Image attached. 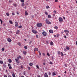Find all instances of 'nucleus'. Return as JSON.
Here are the masks:
<instances>
[{
	"label": "nucleus",
	"mask_w": 77,
	"mask_h": 77,
	"mask_svg": "<svg viewBox=\"0 0 77 77\" xmlns=\"http://www.w3.org/2000/svg\"><path fill=\"white\" fill-rule=\"evenodd\" d=\"M19 60H20V58L19 57H17L16 59H15V60H16V62L17 63H19L20 61H19Z\"/></svg>",
	"instance_id": "f257e3e1"
},
{
	"label": "nucleus",
	"mask_w": 77,
	"mask_h": 77,
	"mask_svg": "<svg viewBox=\"0 0 77 77\" xmlns=\"http://www.w3.org/2000/svg\"><path fill=\"white\" fill-rule=\"evenodd\" d=\"M46 21L47 24H51V23L49 21V20H48V19H46Z\"/></svg>",
	"instance_id": "f03ea898"
},
{
	"label": "nucleus",
	"mask_w": 77,
	"mask_h": 77,
	"mask_svg": "<svg viewBox=\"0 0 77 77\" xmlns=\"http://www.w3.org/2000/svg\"><path fill=\"white\" fill-rule=\"evenodd\" d=\"M37 27H42V24L41 23H37Z\"/></svg>",
	"instance_id": "7ed1b4c3"
},
{
	"label": "nucleus",
	"mask_w": 77,
	"mask_h": 77,
	"mask_svg": "<svg viewBox=\"0 0 77 77\" xmlns=\"http://www.w3.org/2000/svg\"><path fill=\"white\" fill-rule=\"evenodd\" d=\"M42 35L44 36H47V32L45 31H43L42 32Z\"/></svg>",
	"instance_id": "20e7f679"
},
{
	"label": "nucleus",
	"mask_w": 77,
	"mask_h": 77,
	"mask_svg": "<svg viewBox=\"0 0 77 77\" xmlns=\"http://www.w3.org/2000/svg\"><path fill=\"white\" fill-rule=\"evenodd\" d=\"M32 32H33V33L35 34H36V33H38V32L34 30H32Z\"/></svg>",
	"instance_id": "39448f33"
},
{
	"label": "nucleus",
	"mask_w": 77,
	"mask_h": 77,
	"mask_svg": "<svg viewBox=\"0 0 77 77\" xmlns=\"http://www.w3.org/2000/svg\"><path fill=\"white\" fill-rule=\"evenodd\" d=\"M59 20L60 22H62L63 21V19L62 17H59Z\"/></svg>",
	"instance_id": "423d86ee"
},
{
	"label": "nucleus",
	"mask_w": 77,
	"mask_h": 77,
	"mask_svg": "<svg viewBox=\"0 0 77 77\" xmlns=\"http://www.w3.org/2000/svg\"><path fill=\"white\" fill-rule=\"evenodd\" d=\"M7 41L9 42H12V40L9 38H8Z\"/></svg>",
	"instance_id": "0eeeda50"
},
{
	"label": "nucleus",
	"mask_w": 77,
	"mask_h": 77,
	"mask_svg": "<svg viewBox=\"0 0 77 77\" xmlns=\"http://www.w3.org/2000/svg\"><path fill=\"white\" fill-rule=\"evenodd\" d=\"M15 27H17L18 26V23H17V22H15Z\"/></svg>",
	"instance_id": "6e6552de"
},
{
	"label": "nucleus",
	"mask_w": 77,
	"mask_h": 77,
	"mask_svg": "<svg viewBox=\"0 0 77 77\" xmlns=\"http://www.w3.org/2000/svg\"><path fill=\"white\" fill-rule=\"evenodd\" d=\"M49 32L50 33H53V31L51 29L49 30Z\"/></svg>",
	"instance_id": "1a4fd4ad"
},
{
	"label": "nucleus",
	"mask_w": 77,
	"mask_h": 77,
	"mask_svg": "<svg viewBox=\"0 0 77 77\" xmlns=\"http://www.w3.org/2000/svg\"><path fill=\"white\" fill-rule=\"evenodd\" d=\"M34 51H38V49L37 48H35L34 49Z\"/></svg>",
	"instance_id": "9d476101"
},
{
	"label": "nucleus",
	"mask_w": 77,
	"mask_h": 77,
	"mask_svg": "<svg viewBox=\"0 0 77 77\" xmlns=\"http://www.w3.org/2000/svg\"><path fill=\"white\" fill-rule=\"evenodd\" d=\"M64 32L65 33H69V31L67 30H64Z\"/></svg>",
	"instance_id": "9b49d317"
},
{
	"label": "nucleus",
	"mask_w": 77,
	"mask_h": 77,
	"mask_svg": "<svg viewBox=\"0 0 77 77\" xmlns=\"http://www.w3.org/2000/svg\"><path fill=\"white\" fill-rule=\"evenodd\" d=\"M25 15L27 16L28 15V13L27 11H25Z\"/></svg>",
	"instance_id": "f8f14e48"
},
{
	"label": "nucleus",
	"mask_w": 77,
	"mask_h": 77,
	"mask_svg": "<svg viewBox=\"0 0 77 77\" xmlns=\"http://www.w3.org/2000/svg\"><path fill=\"white\" fill-rule=\"evenodd\" d=\"M45 77H48V75L47 73H45L44 74Z\"/></svg>",
	"instance_id": "ddd939ff"
},
{
	"label": "nucleus",
	"mask_w": 77,
	"mask_h": 77,
	"mask_svg": "<svg viewBox=\"0 0 77 77\" xmlns=\"http://www.w3.org/2000/svg\"><path fill=\"white\" fill-rule=\"evenodd\" d=\"M23 53L25 55H26V54H27V52H26V51H23Z\"/></svg>",
	"instance_id": "4468645a"
},
{
	"label": "nucleus",
	"mask_w": 77,
	"mask_h": 77,
	"mask_svg": "<svg viewBox=\"0 0 77 77\" xmlns=\"http://www.w3.org/2000/svg\"><path fill=\"white\" fill-rule=\"evenodd\" d=\"M56 75V73L54 72H53L52 73V76H54V75Z\"/></svg>",
	"instance_id": "2eb2a0df"
},
{
	"label": "nucleus",
	"mask_w": 77,
	"mask_h": 77,
	"mask_svg": "<svg viewBox=\"0 0 77 77\" xmlns=\"http://www.w3.org/2000/svg\"><path fill=\"white\" fill-rule=\"evenodd\" d=\"M50 45H53V42L52 41L51 42Z\"/></svg>",
	"instance_id": "dca6fc26"
},
{
	"label": "nucleus",
	"mask_w": 77,
	"mask_h": 77,
	"mask_svg": "<svg viewBox=\"0 0 77 77\" xmlns=\"http://www.w3.org/2000/svg\"><path fill=\"white\" fill-rule=\"evenodd\" d=\"M16 34H19V33H20V31L19 30H17V32H16Z\"/></svg>",
	"instance_id": "f3484780"
},
{
	"label": "nucleus",
	"mask_w": 77,
	"mask_h": 77,
	"mask_svg": "<svg viewBox=\"0 0 77 77\" xmlns=\"http://www.w3.org/2000/svg\"><path fill=\"white\" fill-rule=\"evenodd\" d=\"M12 76L13 77H16V76H15V73H13Z\"/></svg>",
	"instance_id": "a211bd4d"
},
{
	"label": "nucleus",
	"mask_w": 77,
	"mask_h": 77,
	"mask_svg": "<svg viewBox=\"0 0 77 77\" xmlns=\"http://www.w3.org/2000/svg\"><path fill=\"white\" fill-rule=\"evenodd\" d=\"M66 49H67V50H69V47H68L66 46Z\"/></svg>",
	"instance_id": "6ab92c4d"
},
{
	"label": "nucleus",
	"mask_w": 77,
	"mask_h": 77,
	"mask_svg": "<svg viewBox=\"0 0 77 77\" xmlns=\"http://www.w3.org/2000/svg\"><path fill=\"white\" fill-rule=\"evenodd\" d=\"M54 28L56 29V30H57V29H58V27L57 26H55L54 27Z\"/></svg>",
	"instance_id": "aec40b11"
},
{
	"label": "nucleus",
	"mask_w": 77,
	"mask_h": 77,
	"mask_svg": "<svg viewBox=\"0 0 77 77\" xmlns=\"http://www.w3.org/2000/svg\"><path fill=\"white\" fill-rule=\"evenodd\" d=\"M8 61L10 63H11L12 62V60H11V59H9Z\"/></svg>",
	"instance_id": "412c9836"
},
{
	"label": "nucleus",
	"mask_w": 77,
	"mask_h": 77,
	"mask_svg": "<svg viewBox=\"0 0 77 77\" xmlns=\"http://www.w3.org/2000/svg\"><path fill=\"white\" fill-rule=\"evenodd\" d=\"M29 65H30V66H32L33 65V63H29Z\"/></svg>",
	"instance_id": "4be33fe9"
},
{
	"label": "nucleus",
	"mask_w": 77,
	"mask_h": 77,
	"mask_svg": "<svg viewBox=\"0 0 77 77\" xmlns=\"http://www.w3.org/2000/svg\"><path fill=\"white\" fill-rule=\"evenodd\" d=\"M9 22L10 24H13V23L12 22V21L10 20L9 21Z\"/></svg>",
	"instance_id": "5701e85b"
},
{
	"label": "nucleus",
	"mask_w": 77,
	"mask_h": 77,
	"mask_svg": "<svg viewBox=\"0 0 77 77\" xmlns=\"http://www.w3.org/2000/svg\"><path fill=\"white\" fill-rule=\"evenodd\" d=\"M17 44L19 46H21V43L20 42H18L17 43Z\"/></svg>",
	"instance_id": "b1692460"
},
{
	"label": "nucleus",
	"mask_w": 77,
	"mask_h": 77,
	"mask_svg": "<svg viewBox=\"0 0 77 77\" xmlns=\"http://www.w3.org/2000/svg\"><path fill=\"white\" fill-rule=\"evenodd\" d=\"M45 13L46 15H48V13L47 11H45Z\"/></svg>",
	"instance_id": "393cba45"
},
{
	"label": "nucleus",
	"mask_w": 77,
	"mask_h": 77,
	"mask_svg": "<svg viewBox=\"0 0 77 77\" xmlns=\"http://www.w3.org/2000/svg\"><path fill=\"white\" fill-rule=\"evenodd\" d=\"M61 56H63V53L62 52H61Z\"/></svg>",
	"instance_id": "a878e982"
},
{
	"label": "nucleus",
	"mask_w": 77,
	"mask_h": 77,
	"mask_svg": "<svg viewBox=\"0 0 77 77\" xmlns=\"http://www.w3.org/2000/svg\"><path fill=\"white\" fill-rule=\"evenodd\" d=\"M3 66L4 67V68H6L7 66L5 64H3Z\"/></svg>",
	"instance_id": "bb28decb"
},
{
	"label": "nucleus",
	"mask_w": 77,
	"mask_h": 77,
	"mask_svg": "<svg viewBox=\"0 0 77 77\" xmlns=\"http://www.w3.org/2000/svg\"><path fill=\"white\" fill-rule=\"evenodd\" d=\"M0 63H1V64H3V62L1 60L0 61Z\"/></svg>",
	"instance_id": "cd10ccee"
},
{
	"label": "nucleus",
	"mask_w": 77,
	"mask_h": 77,
	"mask_svg": "<svg viewBox=\"0 0 77 77\" xmlns=\"http://www.w3.org/2000/svg\"><path fill=\"white\" fill-rule=\"evenodd\" d=\"M48 18H51V16L50 15H48Z\"/></svg>",
	"instance_id": "c85d7f7f"
},
{
	"label": "nucleus",
	"mask_w": 77,
	"mask_h": 77,
	"mask_svg": "<svg viewBox=\"0 0 77 77\" xmlns=\"http://www.w3.org/2000/svg\"><path fill=\"white\" fill-rule=\"evenodd\" d=\"M38 53H39V55H41V52H40V51H38Z\"/></svg>",
	"instance_id": "c756f323"
},
{
	"label": "nucleus",
	"mask_w": 77,
	"mask_h": 77,
	"mask_svg": "<svg viewBox=\"0 0 77 77\" xmlns=\"http://www.w3.org/2000/svg\"><path fill=\"white\" fill-rule=\"evenodd\" d=\"M20 1L22 3L24 2V0H20Z\"/></svg>",
	"instance_id": "7c9ffc66"
},
{
	"label": "nucleus",
	"mask_w": 77,
	"mask_h": 77,
	"mask_svg": "<svg viewBox=\"0 0 77 77\" xmlns=\"http://www.w3.org/2000/svg\"><path fill=\"white\" fill-rule=\"evenodd\" d=\"M25 5L24 4V3H22V6H24Z\"/></svg>",
	"instance_id": "2f4dec72"
},
{
	"label": "nucleus",
	"mask_w": 77,
	"mask_h": 77,
	"mask_svg": "<svg viewBox=\"0 0 77 77\" xmlns=\"http://www.w3.org/2000/svg\"><path fill=\"white\" fill-rule=\"evenodd\" d=\"M23 26H22L20 25V26H19L18 27V28H22Z\"/></svg>",
	"instance_id": "473e14b6"
},
{
	"label": "nucleus",
	"mask_w": 77,
	"mask_h": 77,
	"mask_svg": "<svg viewBox=\"0 0 77 77\" xmlns=\"http://www.w3.org/2000/svg\"><path fill=\"white\" fill-rule=\"evenodd\" d=\"M2 51H5V48H2Z\"/></svg>",
	"instance_id": "72a5a7b5"
},
{
	"label": "nucleus",
	"mask_w": 77,
	"mask_h": 77,
	"mask_svg": "<svg viewBox=\"0 0 77 77\" xmlns=\"http://www.w3.org/2000/svg\"><path fill=\"white\" fill-rule=\"evenodd\" d=\"M24 48H25V49H27V46H24Z\"/></svg>",
	"instance_id": "f704fd0d"
},
{
	"label": "nucleus",
	"mask_w": 77,
	"mask_h": 77,
	"mask_svg": "<svg viewBox=\"0 0 77 77\" xmlns=\"http://www.w3.org/2000/svg\"><path fill=\"white\" fill-rule=\"evenodd\" d=\"M6 15H7V16H9V13H6Z\"/></svg>",
	"instance_id": "c9c22d12"
},
{
	"label": "nucleus",
	"mask_w": 77,
	"mask_h": 77,
	"mask_svg": "<svg viewBox=\"0 0 77 77\" xmlns=\"http://www.w3.org/2000/svg\"><path fill=\"white\" fill-rule=\"evenodd\" d=\"M0 21H1V24H3V21H2V20L1 19H0Z\"/></svg>",
	"instance_id": "e433bc0d"
},
{
	"label": "nucleus",
	"mask_w": 77,
	"mask_h": 77,
	"mask_svg": "<svg viewBox=\"0 0 77 77\" xmlns=\"http://www.w3.org/2000/svg\"><path fill=\"white\" fill-rule=\"evenodd\" d=\"M36 68H37L38 69H39V66H38V65H36Z\"/></svg>",
	"instance_id": "4c0bfd02"
},
{
	"label": "nucleus",
	"mask_w": 77,
	"mask_h": 77,
	"mask_svg": "<svg viewBox=\"0 0 77 77\" xmlns=\"http://www.w3.org/2000/svg\"><path fill=\"white\" fill-rule=\"evenodd\" d=\"M42 54L43 55V56H45V54L44 53H42Z\"/></svg>",
	"instance_id": "58836bf2"
},
{
	"label": "nucleus",
	"mask_w": 77,
	"mask_h": 77,
	"mask_svg": "<svg viewBox=\"0 0 77 77\" xmlns=\"http://www.w3.org/2000/svg\"><path fill=\"white\" fill-rule=\"evenodd\" d=\"M32 41H30L29 42V45H30V44H31V43H32Z\"/></svg>",
	"instance_id": "ea45409f"
},
{
	"label": "nucleus",
	"mask_w": 77,
	"mask_h": 77,
	"mask_svg": "<svg viewBox=\"0 0 77 77\" xmlns=\"http://www.w3.org/2000/svg\"><path fill=\"white\" fill-rule=\"evenodd\" d=\"M49 6L48 5L46 6V8H47V9H48V8H49Z\"/></svg>",
	"instance_id": "a19ab883"
},
{
	"label": "nucleus",
	"mask_w": 77,
	"mask_h": 77,
	"mask_svg": "<svg viewBox=\"0 0 77 77\" xmlns=\"http://www.w3.org/2000/svg\"><path fill=\"white\" fill-rule=\"evenodd\" d=\"M9 69H12V66H10L9 67Z\"/></svg>",
	"instance_id": "79ce46f5"
},
{
	"label": "nucleus",
	"mask_w": 77,
	"mask_h": 77,
	"mask_svg": "<svg viewBox=\"0 0 77 77\" xmlns=\"http://www.w3.org/2000/svg\"><path fill=\"white\" fill-rule=\"evenodd\" d=\"M47 55L48 56H50V54H49L48 53H47Z\"/></svg>",
	"instance_id": "37998d69"
},
{
	"label": "nucleus",
	"mask_w": 77,
	"mask_h": 77,
	"mask_svg": "<svg viewBox=\"0 0 77 77\" xmlns=\"http://www.w3.org/2000/svg\"><path fill=\"white\" fill-rule=\"evenodd\" d=\"M11 64L10 63H9L8 64V66H11Z\"/></svg>",
	"instance_id": "c03bdc74"
},
{
	"label": "nucleus",
	"mask_w": 77,
	"mask_h": 77,
	"mask_svg": "<svg viewBox=\"0 0 77 77\" xmlns=\"http://www.w3.org/2000/svg\"><path fill=\"white\" fill-rule=\"evenodd\" d=\"M36 38H39V37L38 36V35H36Z\"/></svg>",
	"instance_id": "a18cd8bd"
},
{
	"label": "nucleus",
	"mask_w": 77,
	"mask_h": 77,
	"mask_svg": "<svg viewBox=\"0 0 77 77\" xmlns=\"http://www.w3.org/2000/svg\"><path fill=\"white\" fill-rule=\"evenodd\" d=\"M63 37H64V38H65V39H66V35L64 36Z\"/></svg>",
	"instance_id": "49530a36"
},
{
	"label": "nucleus",
	"mask_w": 77,
	"mask_h": 77,
	"mask_svg": "<svg viewBox=\"0 0 77 77\" xmlns=\"http://www.w3.org/2000/svg\"><path fill=\"white\" fill-rule=\"evenodd\" d=\"M48 74L49 75H51V73L50 72H49Z\"/></svg>",
	"instance_id": "de8ad7c7"
},
{
	"label": "nucleus",
	"mask_w": 77,
	"mask_h": 77,
	"mask_svg": "<svg viewBox=\"0 0 77 77\" xmlns=\"http://www.w3.org/2000/svg\"><path fill=\"white\" fill-rule=\"evenodd\" d=\"M54 14H56V11H54Z\"/></svg>",
	"instance_id": "09e8293b"
},
{
	"label": "nucleus",
	"mask_w": 77,
	"mask_h": 77,
	"mask_svg": "<svg viewBox=\"0 0 77 77\" xmlns=\"http://www.w3.org/2000/svg\"><path fill=\"white\" fill-rule=\"evenodd\" d=\"M58 53L59 54H60V51H59L58 52Z\"/></svg>",
	"instance_id": "8fccbe9b"
},
{
	"label": "nucleus",
	"mask_w": 77,
	"mask_h": 77,
	"mask_svg": "<svg viewBox=\"0 0 77 77\" xmlns=\"http://www.w3.org/2000/svg\"><path fill=\"white\" fill-rule=\"evenodd\" d=\"M28 69L29 70H30V67H28Z\"/></svg>",
	"instance_id": "3c124183"
},
{
	"label": "nucleus",
	"mask_w": 77,
	"mask_h": 77,
	"mask_svg": "<svg viewBox=\"0 0 77 77\" xmlns=\"http://www.w3.org/2000/svg\"><path fill=\"white\" fill-rule=\"evenodd\" d=\"M12 14L13 15H15V13H12Z\"/></svg>",
	"instance_id": "603ef678"
},
{
	"label": "nucleus",
	"mask_w": 77,
	"mask_h": 77,
	"mask_svg": "<svg viewBox=\"0 0 77 77\" xmlns=\"http://www.w3.org/2000/svg\"><path fill=\"white\" fill-rule=\"evenodd\" d=\"M58 2V0H55V2Z\"/></svg>",
	"instance_id": "864d4df0"
},
{
	"label": "nucleus",
	"mask_w": 77,
	"mask_h": 77,
	"mask_svg": "<svg viewBox=\"0 0 77 77\" xmlns=\"http://www.w3.org/2000/svg\"><path fill=\"white\" fill-rule=\"evenodd\" d=\"M50 63L52 65L53 64V63H52L51 61L50 62Z\"/></svg>",
	"instance_id": "5fc2aeb1"
},
{
	"label": "nucleus",
	"mask_w": 77,
	"mask_h": 77,
	"mask_svg": "<svg viewBox=\"0 0 77 77\" xmlns=\"http://www.w3.org/2000/svg\"><path fill=\"white\" fill-rule=\"evenodd\" d=\"M64 51H66V49H64Z\"/></svg>",
	"instance_id": "6e6d98bb"
},
{
	"label": "nucleus",
	"mask_w": 77,
	"mask_h": 77,
	"mask_svg": "<svg viewBox=\"0 0 77 77\" xmlns=\"http://www.w3.org/2000/svg\"><path fill=\"white\" fill-rule=\"evenodd\" d=\"M64 66H66V67H67V66L66 65V64H64Z\"/></svg>",
	"instance_id": "4d7b16f0"
},
{
	"label": "nucleus",
	"mask_w": 77,
	"mask_h": 77,
	"mask_svg": "<svg viewBox=\"0 0 77 77\" xmlns=\"http://www.w3.org/2000/svg\"><path fill=\"white\" fill-rule=\"evenodd\" d=\"M19 58H20V59H21L22 58V57L21 56H19Z\"/></svg>",
	"instance_id": "13d9d810"
},
{
	"label": "nucleus",
	"mask_w": 77,
	"mask_h": 77,
	"mask_svg": "<svg viewBox=\"0 0 77 77\" xmlns=\"http://www.w3.org/2000/svg\"><path fill=\"white\" fill-rule=\"evenodd\" d=\"M43 65H45V63H43Z\"/></svg>",
	"instance_id": "bf43d9fd"
},
{
	"label": "nucleus",
	"mask_w": 77,
	"mask_h": 77,
	"mask_svg": "<svg viewBox=\"0 0 77 77\" xmlns=\"http://www.w3.org/2000/svg\"><path fill=\"white\" fill-rule=\"evenodd\" d=\"M53 17H54V16H55V14H54V13L53 15Z\"/></svg>",
	"instance_id": "052dcab7"
},
{
	"label": "nucleus",
	"mask_w": 77,
	"mask_h": 77,
	"mask_svg": "<svg viewBox=\"0 0 77 77\" xmlns=\"http://www.w3.org/2000/svg\"><path fill=\"white\" fill-rule=\"evenodd\" d=\"M17 13L18 15L19 14V12H17Z\"/></svg>",
	"instance_id": "680f3d73"
},
{
	"label": "nucleus",
	"mask_w": 77,
	"mask_h": 77,
	"mask_svg": "<svg viewBox=\"0 0 77 77\" xmlns=\"http://www.w3.org/2000/svg\"><path fill=\"white\" fill-rule=\"evenodd\" d=\"M3 25L4 26H5L6 24H3Z\"/></svg>",
	"instance_id": "e2e57ef3"
},
{
	"label": "nucleus",
	"mask_w": 77,
	"mask_h": 77,
	"mask_svg": "<svg viewBox=\"0 0 77 77\" xmlns=\"http://www.w3.org/2000/svg\"><path fill=\"white\" fill-rule=\"evenodd\" d=\"M32 18H34V16H33V15L32 16Z\"/></svg>",
	"instance_id": "0e129e2a"
},
{
	"label": "nucleus",
	"mask_w": 77,
	"mask_h": 77,
	"mask_svg": "<svg viewBox=\"0 0 77 77\" xmlns=\"http://www.w3.org/2000/svg\"><path fill=\"white\" fill-rule=\"evenodd\" d=\"M8 77H12V76H11V75H9L8 76Z\"/></svg>",
	"instance_id": "69168bd1"
},
{
	"label": "nucleus",
	"mask_w": 77,
	"mask_h": 77,
	"mask_svg": "<svg viewBox=\"0 0 77 77\" xmlns=\"http://www.w3.org/2000/svg\"><path fill=\"white\" fill-rule=\"evenodd\" d=\"M4 77H7V76L6 75H5Z\"/></svg>",
	"instance_id": "338daca9"
},
{
	"label": "nucleus",
	"mask_w": 77,
	"mask_h": 77,
	"mask_svg": "<svg viewBox=\"0 0 77 77\" xmlns=\"http://www.w3.org/2000/svg\"><path fill=\"white\" fill-rule=\"evenodd\" d=\"M76 45H77V42H76Z\"/></svg>",
	"instance_id": "774afa93"
}]
</instances>
